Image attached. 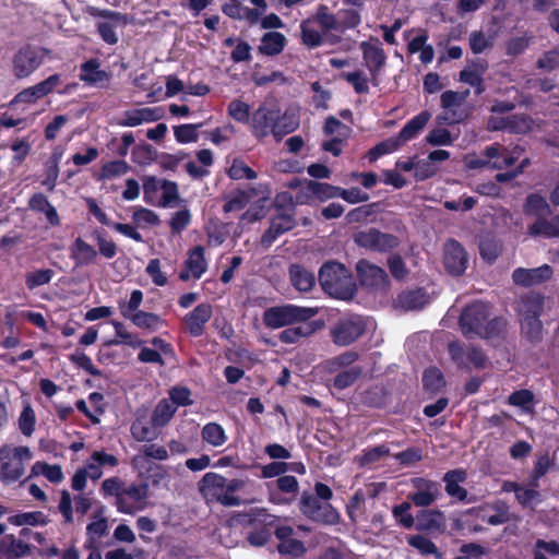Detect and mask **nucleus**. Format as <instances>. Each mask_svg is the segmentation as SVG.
Wrapping results in <instances>:
<instances>
[{
	"mask_svg": "<svg viewBox=\"0 0 559 559\" xmlns=\"http://www.w3.org/2000/svg\"><path fill=\"white\" fill-rule=\"evenodd\" d=\"M9 522L15 526H44L48 523V520L41 511H32L14 514L9 518Z\"/></svg>",
	"mask_w": 559,
	"mask_h": 559,
	"instance_id": "a18cd8bd",
	"label": "nucleus"
},
{
	"mask_svg": "<svg viewBox=\"0 0 559 559\" xmlns=\"http://www.w3.org/2000/svg\"><path fill=\"white\" fill-rule=\"evenodd\" d=\"M356 270L364 286L381 289L388 284V275L384 270L366 260H360L356 265Z\"/></svg>",
	"mask_w": 559,
	"mask_h": 559,
	"instance_id": "412c9836",
	"label": "nucleus"
},
{
	"mask_svg": "<svg viewBox=\"0 0 559 559\" xmlns=\"http://www.w3.org/2000/svg\"><path fill=\"white\" fill-rule=\"evenodd\" d=\"M246 485L243 479H227L217 473H206L199 483V490L207 502H218L225 507H237L241 499L236 492Z\"/></svg>",
	"mask_w": 559,
	"mask_h": 559,
	"instance_id": "f03ea898",
	"label": "nucleus"
},
{
	"mask_svg": "<svg viewBox=\"0 0 559 559\" xmlns=\"http://www.w3.org/2000/svg\"><path fill=\"white\" fill-rule=\"evenodd\" d=\"M48 51L44 48L25 46L20 48L12 58V72L19 80L28 78L45 61Z\"/></svg>",
	"mask_w": 559,
	"mask_h": 559,
	"instance_id": "9d476101",
	"label": "nucleus"
},
{
	"mask_svg": "<svg viewBox=\"0 0 559 559\" xmlns=\"http://www.w3.org/2000/svg\"><path fill=\"white\" fill-rule=\"evenodd\" d=\"M34 454L26 445L4 444L0 448V481L10 485L21 480Z\"/></svg>",
	"mask_w": 559,
	"mask_h": 559,
	"instance_id": "20e7f679",
	"label": "nucleus"
},
{
	"mask_svg": "<svg viewBox=\"0 0 559 559\" xmlns=\"http://www.w3.org/2000/svg\"><path fill=\"white\" fill-rule=\"evenodd\" d=\"M98 251L81 237L70 246V258L73 260L76 267L86 266L96 262Z\"/></svg>",
	"mask_w": 559,
	"mask_h": 559,
	"instance_id": "bb28decb",
	"label": "nucleus"
},
{
	"mask_svg": "<svg viewBox=\"0 0 559 559\" xmlns=\"http://www.w3.org/2000/svg\"><path fill=\"white\" fill-rule=\"evenodd\" d=\"M228 176L234 180H253L258 177L257 173L241 158L233 159L228 168Z\"/></svg>",
	"mask_w": 559,
	"mask_h": 559,
	"instance_id": "864d4df0",
	"label": "nucleus"
},
{
	"mask_svg": "<svg viewBox=\"0 0 559 559\" xmlns=\"http://www.w3.org/2000/svg\"><path fill=\"white\" fill-rule=\"evenodd\" d=\"M62 84V79L60 74H52L48 76L46 80L35 84V87L38 91V94L41 98L45 96L57 92L58 94L64 95L69 94L73 88H75L76 84L66 85L64 88H60Z\"/></svg>",
	"mask_w": 559,
	"mask_h": 559,
	"instance_id": "58836bf2",
	"label": "nucleus"
},
{
	"mask_svg": "<svg viewBox=\"0 0 559 559\" xmlns=\"http://www.w3.org/2000/svg\"><path fill=\"white\" fill-rule=\"evenodd\" d=\"M366 0H344V8L337 11L340 32L357 27Z\"/></svg>",
	"mask_w": 559,
	"mask_h": 559,
	"instance_id": "a878e982",
	"label": "nucleus"
},
{
	"mask_svg": "<svg viewBox=\"0 0 559 559\" xmlns=\"http://www.w3.org/2000/svg\"><path fill=\"white\" fill-rule=\"evenodd\" d=\"M318 313L317 308L284 305L269 308L263 313V323L271 329L306 322Z\"/></svg>",
	"mask_w": 559,
	"mask_h": 559,
	"instance_id": "6e6552de",
	"label": "nucleus"
},
{
	"mask_svg": "<svg viewBox=\"0 0 559 559\" xmlns=\"http://www.w3.org/2000/svg\"><path fill=\"white\" fill-rule=\"evenodd\" d=\"M524 214L530 221L528 234L545 238L559 237V216H552L546 199L531 194L524 204Z\"/></svg>",
	"mask_w": 559,
	"mask_h": 559,
	"instance_id": "7ed1b4c3",
	"label": "nucleus"
},
{
	"mask_svg": "<svg viewBox=\"0 0 559 559\" xmlns=\"http://www.w3.org/2000/svg\"><path fill=\"white\" fill-rule=\"evenodd\" d=\"M55 275L50 269L31 271L25 275V284L29 290L48 284Z\"/></svg>",
	"mask_w": 559,
	"mask_h": 559,
	"instance_id": "4d7b16f0",
	"label": "nucleus"
},
{
	"mask_svg": "<svg viewBox=\"0 0 559 559\" xmlns=\"http://www.w3.org/2000/svg\"><path fill=\"white\" fill-rule=\"evenodd\" d=\"M203 123H187L174 129V135L177 142L181 144L194 143L198 141V130Z\"/></svg>",
	"mask_w": 559,
	"mask_h": 559,
	"instance_id": "6e6d98bb",
	"label": "nucleus"
},
{
	"mask_svg": "<svg viewBox=\"0 0 559 559\" xmlns=\"http://www.w3.org/2000/svg\"><path fill=\"white\" fill-rule=\"evenodd\" d=\"M275 535L280 540L277 546L278 551L282 555H288L292 557H299L305 554V545L297 538L294 537L295 532L290 526L278 525L275 528Z\"/></svg>",
	"mask_w": 559,
	"mask_h": 559,
	"instance_id": "393cba45",
	"label": "nucleus"
},
{
	"mask_svg": "<svg viewBox=\"0 0 559 559\" xmlns=\"http://www.w3.org/2000/svg\"><path fill=\"white\" fill-rule=\"evenodd\" d=\"M207 270L205 250L202 246H197L188 252L185 267L179 277L182 281L199 280Z\"/></svg>",
	"mask_w": 559,
	"mask_h": 559,
	"instance_id": "aec40b11",
	"label": "nucleus"
},
{
	"mask_svg": "<svg viewBox=\"0 0 559 559\" xmlns=\"http://www.w3.org/2000/svg\"><path fill=\"white\" fill-rule=\"evenodd\" d=\"M289 276L293 286L301 293L309 292L316 284L314 274L301 265H292Z\"/></svg>",
	"mask_w": 559,
	"mask_h": 559,
	"instance_id": "c9c22d12",
	"label": "nucleus"
},
{
	"mask_svg": "<svg viewBox=\"0 0 559 559\" xmlns=\"http://www.w3.org/2000/svg\"><path fill=\"white\" fill-rule=\"evenodd\" d=\"M354 240L359 247L374 251H388L399 245L395 236L381 233L376 228L357 231Z\"/></svg>",
	"mask_w": 559,
	"mask_h": 559,
	"instance_id": "2eb2a0df",
	"label": "nucleus"
},
{
	"mask_svg": "<svg viewBox=\"0 0 559 559\" xmlns=\"http://www.w3.org/2000/svg\"><path fill=\"white\" fill-rule=\"evenodd\" d=\"M366 331V321L360 316H348L341 319L332 329L331 337L338 346L355 342Z\"/></svg>",
	"mask_w": 559,
	"mask_h": 559,
	"instance_id": "f8f14e48",
	"label": "nucleus"
},
{
	"mask_svg": "<svg viewBox=\"0 0 559 559\" xmlns=\"http://www.w3.org/2000/svg\"><path fill=\"white\" fill-rule=\"evenodd\" d=\"M162 107H139L124 110L118 120L120 127L134 128L143 123H151L164 118Z\"/></svg>",
	"mask_w": 559,
	"mask_h": 559,
	"instance_id": "f3484780",
	"label": "nucleus"
},
{
	"mask_svg": "<svg viewBox=\"0 0 559 559\" xmlns=\"http://www.w3.org/2000/svg\"><path fill=\"white\" fill-rule=\"evenodd\" d=\"M108 528L107 519L103 515H96L94 520L87 525L86 534L91 544H94L103 535L106 534Z\"/></svg>",
	"mask_w": 559,
	"mask_h": 559,
	"instance_id": "69168bd1",
	"label": "nucleus"
},
{
	"mask_svg": "<svg viewBox=\"0 0 559 559\" xmlns=\"http://www.w3.org/2000/svg\"><path fill=\"white\" fill-rule=\"evenodd\" d=\"M324 32L337 31L340 32V24L337 13L332 14L329 12L328 7L320 5L313 17Z\"/></svg>",
	"mask_w": 559,
	"mask_h": 559,
	"instance_id": "5fc2aeb1",
	"label": "nucleus"
},
{
	"mask_svg": "<svg viewBox=\"0 0 559 559\" xmlns=\"http://www.w3.org/2000/svg\"><path fill=\"white\" fill-rule=\"evenodd\" d=\"M360 48L365 64L369 69L372 80L376 81L386 59L381 44L379 40L362 41Z\"/></svg>",
	"mask_w": 559,
	"mask_h": 559,
	"instance_id": "4be33fe9",
	"label": "nucleus"
},
{
	"mask_svg": "<svg viewBox=\"0 0 559 559\" xmlns=\"http://www.w3.org/2000/svg\"><path fill=\"white\" fill-rule=\"evenodd\" d=\"M35 412L29 405H26L19 417V428L25 437H31L35 430Z\"/></svg>",
	"mask_w": 559,
	"mask_h": 559,
	"instance_id": "e2e57ef3",
	"label": "nucleus"
},
{
	"mask_svg": "<svg viewBox=\"0 0 559 559\" xmlns=\"http://www.w3.org/2000/svg\"><path fill=\"white\" fill-rule=\"evenodd\" d=\"M408 544L416 548L421 555H435L440 557L436 545L425 536L414 535L408 538Z\"/></svg>",
	"mask_w": 559,
	"mask_h": 559,
	"instance_id": "338daca9",
	"label": "nucleus"
},
{
	"mask_svg": "<svg viewBox=\"0 0 559 559\" xmlns=\"http://www.w3.org/2000/svg\"><path fill=\"white\" fill-rule=\"evenodd\" d=\"M202 440L212 448L223 447L228 437L225 429L217 423H207L201 430Z\"/></svg>",
	"mask_w": 559,
	"mask_h": 559,
	"instance_id": "4c0bfd02",
	"label": "nucleus"
},
{
	"mask_svg": "<svg viewBox=\"0 0 559 559\" xmlns=\"http://www.w3.org/2000/svg\"><path fill=\"white\" fill-rule=\"evenodd\" d=\"M552 276V269L544 264L535 269L518 267L513 271L512 278L516 285L534 286L548 281Z\"/></svg>",
	"mask_w": 559,
	"mask_h": 559,
	"instance_id": "b1692460",
	"label": "nucleus"
},
{
	"mask_svg": "<svg viewBox=\"0 0 559 559\" xmlns=\"http://www.w3.org/2000/svg\"><path fill=\"white\" fill-rule=\"evenodd\" d=\"M228 116L239 123L251 124V107L248 103L235 98L227 106Z\"/></svg>",
	"mask_w": 559,
	"mask_h": 559,
	"instance_id": "49530a36",
	"label": "nucleus"
},
{
	"mask_svg": "<svg viewBox=\"0 0 559 559\" xmlns=\"http://www.w3.org/2000/svg\"><path fill=\"white\" fill-rule=\"evenodd\" d=\"M489 309L484 302H475L465 308L461 314L460 324L465 335L476 334L480 337H491L503 326L499 319L488 320Z\"/></svg>",
	"mask_w": 559,
	"mask_h": 559,
	"instance_id": "423d86ee",
	"label": "nucleus"
},
{
	"mask_svg": "<svg viewBox=\"0 0 559 559\" xmlns=\"http://www.w3.org/2000/svg\"><path fill=\"white\" fill-rule=\"evenodd\" d=\"M524 148L520 145L506 147L498 143L487 146L484 155L487 157L488 167L492 169H504L515 164L523 155Z\"/></svg>",
	"mask_w": 559,
	"mask_h": 559,
	"instance_id": "4468645a",
	"label": "nucleus"
},
{
	"mask_svg": "<svg viewBox=\"0 0 559 559\" xmlns=\"http://www.w3.org/2000/svg\"><path fill=\"white\" fill-rule=\"evenodd\" d=\"M319 282L325 293L338 299H350L356 290L352 274L337 262H326L322 265Z\"/></svg>",
	"mask_w": 559,
	"mask_h": 559,
	"instance_id": "39448f33",
	"label": "nucleus"
},
{
	"mask_svg": "<svg viewBox=\"0 0 559 559\" xmlns=\"http://www.w3.org/2000/svg\"><path fill=\"white\" fill-rule=\"evenodd\" d=\"M543 309V298L539 295H527L518 305L523 334L532 342H537L543 336V325L539 316Z\"/></svg>",
	"mask_w": 559,
	"mask_h": 559,
	"instance_id": "0eeeda50",
	"label": "nucleus"
},
{
	"mask_svg": "<svg viewBox=\"0 0 559 559\" xmlns=\"http://www.w3.org/2000/svg\"><path fill=\"white\" fill-rule=\"evenodd\" d=\"M312 323H304L301 325L289 328L282 331L278 335L281 342L286 344L297 343L300 338L307 337L314 332Z\"/></svg>",
	"mask_w": 559,
	"mask_h": 559,
	"instance_id": "09e8293b",
	"label": "nucleus"
},
{
	"mask_svg": "<svg viewBox=\"0 0 559 559\" xmlns=\"http://www.w3.org/2000/svg\"><path fill=\"white\" fill-rule=\"evenodd\" d=\"M495 36L483 32H473L469 35V47L474 53H481L492 47Z\"/></svg>",
	"mask_w": 559,
	"mask_h": 559,
	"instance_id": "bf43d9fd",
	"label": "nucleus"
},
{
	"mask_svg": "<svg viewBox=\"0 0 559 559\" xmlns=\"http://www.w3.org/2000/svg\"><path fill=\"white\" fill-rule=\"evenodd\" d=\"M443 264L445 270L453 275H461L465 272L468 258L464 248L455 240H449L444 245Z\"/></svg>",
	"mask_w": 559,
	"mask_h": 559,
	"instance_id": "6ab92c4d",
	"label": "nucleus"
},
{
	"mask_svg": "<svg viewBox=\"0 0 559 559\" xmlns=\"http://www.w3.org/2000/svg\"><path fill=\"white\" fill-rule=\"evenodd\" d=\"M28 205L32 210L44 213L48 223L51 226H58L60 224V218L57 213V210L44 194H34L29 199Z\"/></svg>",
	"mask_w": 559,
	"mask_h": 559,
	"instance_id": "e433bc0d",
	"label": "nucleus"
},
{
	"mask_svg": "<svg viewBox=\"0 0 559 559\" xmlns=\"http://www.w3.org/2000/svg\"><path fill=\"white\" fill-rule=\"evenodd\" d=\"M176 406L168 399L160 400L152 413V421L155 427L166 426L176 413Z\"/></svg>",
	"mask_w": 559,
	"mask_h": 559,
	"instance_id": "a19ab883",
	"label": "nucleus"
},
{
	"mask_svg": "<svg viewBox=\"0 0 559 559\" xmlns=\"http://www.w3.org/2000/svg\"><path fill=\"white\" fill-rule=\"evenodd\" d=\"M295 226V219L288 213H278L271 221L269 229L263 234L261 243L263 247H270L274 242L273 231L281 234L290 230Z\"/></svg>",
	"mask_w": 559,
	"mask_h": 559,
	"instance_id": "7c9ffc66",
	"label": "nucleus"
},
{
	"mask_svg": "<svg viewBox=\"0 0 559 559\" xmlns=\"http://www.w3.org/2000/svg\"><path fill=\"white\" fill-rule=\"evenodd\" d=\"M133 325L148 332H155L163 326V320L159 316L152 312H136L129 319Z\"/></svg>",
	"mask_w": 559,
	"mask_h": 559,
	"instance_id": "37998d69",
	"label": "nucleus"
},
{
	"mask_svg": "<svg viewBox=\"0 0 559 559\" xmlns=\"http://www.w3.org/2000/svg\"><path fill=\"white\" fill-rule=\"evenodd\" d=\"M402 145L403 143L397 136L386 139L369 151V159L373 162L382 155L397 151Z\"/></svg>",
	"mask_w": 559,
	"mask_h": 559,
	"instance_id": "13d9d810",
	"label": "nucleus"
},
{
	"mask_svg": "<svg viewBox=\"0 0 559 559\" xmlns=\"http://www.w3.org/2000/svg\"><path fill=\"white\" fill-rule=\"evenodd\" d=\"M129 165L124 160H112L106 163L100 170V178L112 179L127 174Z\"/></svg>",
	"mask_w": 559,
	"mask_h": 559,
	"instance_id": "774afa93",
	"label": "nucleus"
},
{
	"mask_svg": "<svg viewBox=\"0 0 559 559\" xmlns=\"http://www.w3.org/2000/svg\"><path fill=\"white\" fill-rule=\"evenodd\" d=\"M431 115L428 111H421L413 117L400 131L397 138L403 144L415 139L418 133L426 127L430 120Z\"/></svg>",
	"mask_w": 559,
	"mask_h": 559,
	"instance_id": "f704fd0d",
	"label": "nucleus"
},
{
	"mask_svg": "<svg viewBox=\"0 0 559 559\" xmlns=\"http://www.w3.org/2000/svg\"><path fill=\"white\" fill-rule=\"evenodd\" d=\"M299 126V118L294 110H282L274 97L265 98L251 116L252 133L257 138L270 134L277 140L294 132Z\"/></svg>",
	"mask_w": 559,
	"mask_h": 559,
	"instance_id": "f257e3e1",
	"label": "nucleus"
},
{
	"mask_svg": "<svg viewBox=\"0 0 559 559\" xmlns=\"http://www.w3.org/2000/svg\"><path fill=\"white\" fill-rule=\"evenodd\" d=\"M362 367L352 366L347 369L337 371L334 378L333 385L338 390H344L354 384L362 373Z\"/></svg>",
	"mask_w": 559,
	"mask_h": 559,
	"instance_id": "8fccbe9b",
	"label": "nucleus"
},
{
	"mask_svg": "<svg viewBox=\"0 0 559 559\" xmlns=\"http://www.w3.org/2000/svg\"><path fill=\"white\" fill-rule=\"evenodd\" d=\"M148 497V486L146 484H132L123 487L121 498L116 502L117 510L124 514H134L143 510Z\"/></svg>",
	"mask_w": 559,
	"mask_h": 559,
	"instance_id": "ddd939ff",
	"label": "nucleus"
},
{
	"mask_svg": "<svg viewBox=\"0 0 559 559\" xmlns=\"http://www.w3.org/2000/svg\"><path fill=\"white\" fill-rule=\"evenodd\" d=\"M112 325L117 336L116 340L111 341L112 345H127L132 348H139L143 345L144 341L136 334L129 332L121 322L114 321Z\"/></svg>",
	"mask_w": 559,
	"mask_h": 559,
	"instance_id": "c03bdc74",
	"label": "nucleus"
},
{
	"mask_svg": "<svg viewBox=\"0 0 559 559\" xmlns=\"http://www.w3.org/2000/svg\"><path fill=\"white\" fill-rule=\"evenodd\" d=\"M178 199V188L173 181L146 177L143 180V200L150 205L168 207Z\"/></svg>",
	"mask_w": 559,
	"mask_h": 559,
	"instance_id": "1a4fd4ad",
	"label": "nucleus"
},
{
	"mask_svg": "<svg viewBox=\"0 0 559 559\" xmlns=\"http://www.w3.org/2000/svg\"><path fill=\"white\" fill-rule=\"evenodd\" d=\"M427 301V295L420 289L403 293L397 299L399 305L405 310L420 309Z\"/></svg>",
	"mask_w": 559,
	"mask_h": 559,
	"instance_id": "de8ad7c7",
	"label": "nucleus"
},
{
	"mask_svg": "<svg viewBox=\"0 0 559 559\" xmlns=\"http://www.w3.org/2000/svg\"><path fill=\"white\" fill-rule=\"evenodd\" d=\"M143 301V293L139 289H135L131 293L130 299L127 302L120 305V312L123 318L130 319L134 313L141 312L140 306Z\"/></svg>",
	"mask_w": 559,
	"mask_h": 559,
	"instance_id": "680f3d73",
	"label": "nucleus"
},
{
	"mask_svg": "<svg viewBox=\"0 0 559 559\" xmlns=\"http://www.w3.org/2000/svg\"><path fill=\"white\" fill-rule=\"evenodd\" d=\"M132 219L138 227L155 226L159 223V218L155 212L145 207H136L132 214Z\"/></svg>",
	"mask_w": 559,
	"mask_h": 559,
	"instance_id": "052dcab7",
	"label": "nucleus"
},
{
	"mask_svg": "<svg viewBox=\"0 0 559 559\" xmlns=\"http://www.w3.org/2000/svg\"><path fill=\"white\" fill-rule=\"evenodd\" d=\"M455 139L456 136H452L450 131L444 128L432 129L426 136L427 143L436 146L451 145Z\"/></svg>",
	"mask_w": 559,
	"mask_h": 559,
	"instance_id": "0e129e2a",
	"label": "nucleus"
},
{
	"mask_svg": "<svg viewBox=\"0 0 559 559\" xmlns=\"http://www.w3.org/2000/svg\"><path fill=\"white\" fill-rule=\"evenodd\" d=\"M153 421L147 420L146 412L138 413L135 420L131 425V435L136 441H151L157 437Z\"/></svg>",
	"mask_w": 559,
	"mask_h": 559,
	"instance_id": "2f4dec72",
	"label": "nucleus"
},
{
	"mask_svg": "<svg viewBox=\"0 0 559 559\" xmlns=\"http://www.w3.org/2000/svg\"><path fill=\"white\" fill-rule=\"evenodd\" d=\"M358 359V354L353 350L345 352L332 359L325 361V368L330 372H337L342 369H347Z\"/></svg>",
	"mask_w": 559,
	"mask_h": 559,
	"instance_id": "603ef678",
	"label": "nucleus"
},
{
	"mask_svg": "<svg viewBox=\"0 0 559 559\" xmlns=\"http://www.w3.org/2000/svg\"><path fill=\"white\" fill-rule=\"evenodd\" d=\"M213 314V308L210 304H200L193 310L185 316L183 322L186 329L192 336L203 334L205 324Z\"/></svg>",
	"mask_w": 559,
	"mask_h": 559,
	"instance_id": "5701e85b",
	"label": "nucleus"
},
{
	"mask_svg": "<svg viewBox=\"0 0 559 559\" xmlns=\"http://www.w3.org/2000/svg\"><path fill=\"white\" fill-rule=\"evenodd\" d=\"M488 66L485 61L473 63L461 71L460 81L475 87L476 94H481L485 91L483 76Z\"/></svg>",
	"mask_w": 559,
	"mask_h": 559,
	"instance_id": "c756f323",
	"label": "nucleus"
},
{
	"mask_svg": "<svg viewBox=\"0 0 559 559\" xmlns=\"http://www.w3.org/2000/svg\"><path fill=\"white\" fill-rule=\"evenodd\" d=\"M255 193L261 194L262 199L266 200L270 198L271 191L265 185H259L257 188H251L248 191H239L228 199L224 205V210L226 212H233L243 209Z\"/></svg>",
	"mask_w": 559,
	"mask_h": 559,
	"instance_id": "c85d7f7f",
	"label": "nucleus"
},
{
	"mask_svg": "<svg viewBox=\"0 0 559 559\" xmlns=\"http://www.w3.org/2000/svg\"><path fill=\"white\" fill-rule=\"evenodd\" d=\"M465 479L466 473L463 469L448 472L443 477L447 493L452 498L464 501L467 497V491L461 486V483L465 481Z\"/></svg>",
	"mask_w": 559,
	"mask_h": 559,
	"instance_id": "473e14b6",
	"label": "nucleus"
},
{
	"mask_svg": "<svg viewBox=\"0 0 559 559\" xmlns=\"http://www.w3.org/2000/svg\"><path fill=\"white\" fill-rule=\"evenodd\" d=\"M43 475L49 481L59 484L63 480L64 476L60 465H49L45 462H35L31 468V477Z\"/></svg>",
	"mask_w": 559,
	"mask_h": 559,
	"instance_id": "79ce46f5",
	"label": "nucleus"
},
{
	"mask_svg": "<svg viewBox=\"0 0 559 559\" xmlns=\"http://www.w3.org/2000/svg\"><path fill=\"white\" fill-rule=\"evenodd\" d=\"M314 20L308 19L300 24L302 43L309 48L320 46L323 40L321 33L314 27Z\"/></svg>",
	"mask_w": 559,
	"mask_h": 559,
	"instance_id": "3c124183",
	"label": "nucleus"
},
{
	"mask_svg": "<svg viewBox=\"0 0 559 559\" xmlns=\"http://www.w3.org/2000/svg\"><path fill=\"white\" fill-rule=\"evenodd\" d=\"M95 15L104 19L97 23V29L103 40L109 45L117 44L116 28L127 23L126 15L109 10H97Z\"/></svg>",
	"mask_w": 559,
	"mask_h": 559,
	"instance_id": "a211bd4d",
	"label": "nucleus"
},
{
	"mask_svg": "<svg viewBox=\"0 0 559 559\" xmlns=\"http://www.w3.org/2000/svg\"><path fill=\"white\" fill-rule=\"evenodd\" d=\"M108 79L107 72L100 70L97 60H88L81 66L80 80L88 85L100 86Z\"/></svg>",
	"mask_w": 559,
	"mask_h": 559,
	"instance_id": "72a5a7b5",
	"label": "nucleus"
},
{
	"mask_svg": "<svg viewBox=\"0 0 559 559\" xmlns=\"http://www.w3.org/2000/svg\"><path fill=\"white\" fill-rule=\"evenodd\" d=\"M286 38L278 32H269L261 39L260 51L266 56H275L282 52Z\"/></svg>",
	"mask_w": 559,
	"mask_h": 559,
	"instance_id": "ea45409f",
	"label": "nucleus"
},
{
	"mask_svg": "<svg viewBox=\"0 0 559 559\" xmlns=\"http://www.w3.org/2000/svg\"><path fill=\"white\" fill-rule=\"evenodd\" d=\"M29 552V545L14 535H4L0 539V559H16Z\"/></svg>",
	"mask_w": 559,
	"mask_h": 559,
	"instance_id": "cd10ccee",
	"label": "nucleus"
},
{
	"mask_svg": "<svg viewBox=\"0 0 559 559\" xmlns=\"http://www.w3.org/2000/svg\"><path fill=\"white\" fill-rule=\"evenodd\" d=\"M299 508L304 515L319 523L332 525L336 524L340 520V515L332 504L329 502H321L309 492L302 493Z\"/></svg>",
	"mask_w": 559,
	"mask_h": 559,
	"instance_id": "9b49d317",
	"label": "nucleus"
},
{
	"mask_svg": "<svg viewBox=\"0 0 559 559\" xmlns=\"http://www.w3.org/2000/svg\"><path fill=\"white\" fill-rule=\"evenodd\" d=\"M413 490L408 499L417 507L431 506L440 495L439 485L424 477H415L411 480Z\"/></svg>",
	"mask_w": 559,
	"mask_h": 559,
	"instance_id": "dca6fc26",
	"label": "nucleus"
}]
</instances>
